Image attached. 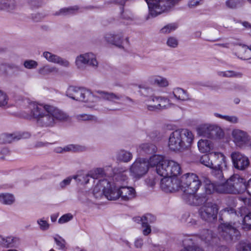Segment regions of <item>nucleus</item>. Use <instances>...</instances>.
Returning a JSON list of instances; mask_svg holds the SVG:
<instances>
[{"mask_svg": "<svg viewBox=\"0 0 251 251\" xmlns=\"http://www.w3.org/2000/svg\"><path fill=\"white\" fill-rule=\"evenodd\" d=\"M28 119L33 118L42 127H53L57 122L66 121L69 115L57 107L48 104L31 102L25 111Z\"/></svg>", "mask_w": 251, "mask_h": 251, "instance_id": "f257e3e1", "label": "nucleus"}, {"mask_svg": "<svg viewBox=\"0 0 251 251\" xmlns=\"http://www.w3.org/2000/svg\"><path fill=\"white\" fill-rule=\"evenodd\" d=\"M200 162L212 169L211 174L215 179L223 180V172L227 169V162L226 157L223 153L211 152L208 154H204L201 157Z\"/></svg>", "mask_w": 251, "mask_h": 251, "instance_id": "f03ea898", "label": "nucleus"}, {"mask_svg": "<svg viewBox=\"0 0 251 251\" xmlns=\"http://www.w3.org/2000/svg\"><path fill=\"white\" fill-rule=\"evenodd\" d=\"M194 139L192 132L186 128L176 130L172 132L168 139L169 149L174 151H182L189 148Z\"/></svg>", "mask_w": 251, "mask_h": 251, "instance_id": "7ed1b4c3", "label": "nucleus"}, {"mask_svg": "<svg viewBox=\"0 0 251 251\" xmlns=\"http://www.w3.org/2000/svg\"><path fill=\"white\" fill-rule=\"evenodd\" d=\"M222 182L223 185L218 188L220 193L240 194L244 192L248 187L251 186L245 178L238 174H233L226 181L224 178Z\"/></svg>", "mask_w": 251, "mask_h": 251, "instance_id": "20e7f679", "label": "nucleus"}, {"mask_svg": "<svg viewBox=\"0 0 251 251\" xmlns=\"http://www.w3.org/2000/svg\"><path fill=\"white\" fill-rule=\"evenodd\" d=\"M181 0H145L148 4L149 14L156 17L168 11L177 4Z\"/></svg>", "mask_w": 251, "mask_h": 251, "instance_id": "39448f33", "label": "nucleus"}, {"mask_svg": "<svg viewBox=\"0 0 251 251\" xmlns=\"http://www.w3.org/2000/svg\"><path fill=\"white\" fill-rule=\"evenodd\" d=\"M218 238L227 243L237 241L239 239L240 233L230 223H223L220 225L218 228Z\"/></svg>", "mask_w": 251, "mask_h": 251, "instance_id": "423d86ee", "label": "nucleus"}, {"mask_svg": "<svg viewBox=\"0 0 251 251\" xmlns=\"http://www.w3.org/2000/svg\"><path fill=\"white\" fill-rule=\"evenodd\" d=\"M198 135L211 139H222L225 133L219 126L208 124H201L196 128Z\"/></svg>", "mask_w": 251, "mask_h": 251, "instance_id": "0eeeda50", "label": "nucleus"}, {"mask_svg": "<svg viewBox=\"0 0 251 251\" xmlns=\"http://www.w3.org/2000/svg\"><path fill=\"white\" fill-rule=\"evenodd\" d=\"M201 184V181L196 174L188 173L181 176V191L183 193H196Z\"/></svg>", "mask_w": 251, "mask_h": 251, "instance_id": "6e6552de", "label": "nucleus"}, {"mask_svg": "<svg viewBox=\"0 0 251 251\" xmlns=\"http://www.w3.org/2000/svg\"><path fill=\"white\" fill-rule=\"evenodd\" d=\"M157 173L162 176H177L181 172L180 165L173 160H165L156 169Z\"/></svg>", "mask_w": 251, "mask_h": 251, "instance_id": "1a4fd4ad", "label": "nucleus"}, {"mask_svg": "<svg viewBox=\"0 0 251 251\" xmlns=\"http://www.w3.org/2000/svg\"><path fill=\"white\" fill-rule=\"evenodd\" d=\"M66 95L74 100L85 102L91 101L94 97L91 92L86 88L73 86L68 87Z\"/></svg>", "mask_w": 251, "mask_h": 251, "instance_id": "9d476101", "label": "nucleus"}, {"mask_svg": "<svg viewBox=\"0 0 251 251\" xmlns=\"http://www.w3.org/2000/svg\"><path fill=\"white\" fill-rule=\"evenodd\" d=\"M245 209V207H243L237 213L233 208L227 207L221 210V213L224 216L228 217L229 216L233 219H235L236 217L238 218L241 217L243 219V228L244 229L249 230L251 228V212L244 216L242 212Z\"/></svg>", "mask_w": 251, "mask_h": 251, "instance_id": "9b49d317", "label": "nucleus"}, {"mask_svg": "<svg viewBox=\"0 0 251 251\" xmlns=\"http://www.w3.org/2000/svg\"><path fill=\"white\" fill-rule=\"evenodd\" d=\"M149 163L146 159L137 158L129 168L130 176L135 179H139L148 172Z\"/></svg>", "mask_w": 251, "mask_h": 251, "instance_id": "f8f14e48", "label": "nucleus"}, {"mask_svg": "<svg viewBox=\"0 0 251 251\" xmlns=\"http://www.w3.org/2000/svg\"><path fill=\"white\" fill-rule=\"evenodd\" d=\"M201 218L205 221L211 222L217 219L218 207L217 204L208 202L203 204L199 209Z\"/></svg>", "mask_w": 251, "mask_h": 251, "instance_id": "ddd939ff", "label": "nucleus"}, {"mask_svg": "<svg viewBox=\"0 0 251 251\" xmlns=\"http://www.w3.org/2000/svg\"><path fill=\"white\" fill-rule=\"evenodd\" d=\"M163 177L160 182V187L163 191L168 193L181 190V176L180 178L177 176Z\"/></svg>", "mask_w": 251, "mask_h": 251, "instance_id": "4468645a", "label": "nucleus"}, {"mask_svg": "<svg viewBox=\"0 0 251 251\" xmlns=\"http://www.w3.org/2000/svg\"><path fill=\"white\" fill-rule=\"evenodd\" d=\"M147 109L151 111H157L167 108L169 100L165 97L151 96L147 101Z\"/></svg>", "mask_w": 251, "mask_h": 251, "instance_id": "2eb2a0df", "label": "nucleus"}, {"mask_svg": "<svg viewBox=\"0 0 251 251\" xmlns=\"http://www.w3.org/2000/svg\"><path fill=\"white\" fill-rule=\"evenodd\" d=\"M96 93L98 95V97L112 102L117 103L118 101L131 103L134 102L132 99L124 95L103 91H98Z\"/></svg>", "mask_w": 251, "mask_h": 251, "instance_id": "dca6fc26", "label": "nucleus"}, {"mask_svg": "<svg viewBox=\"0 0 251 251\" xmlns=\"http://www.w3.org/2000/svg\"><path fill=\"white\" fill-rule=\"evenodd\" d=\"M233 142L239 148L246 146L251 140V136L246 131L239 129H234L231 133Z\"/></svg>", "mask_w": 251, "mask_h": 251, "instance_id": "f3484780", "label": "nucleus"}, {"mask_svg": "<svg viewBox=\"0 0 251 251\" xmlns=\"http://www.w3.org/2000/svg\"><path fill=\"white\" fill-rule=\"evenodd\" d=\"M230 156L233 167L238 170H245L250 165L248 157L240 152H233Z\"/></svg>", "mask_w": 251, "mask_h": 251, "instance_id": "a211bd4d", "label": "nucleus"}, {"mask_svg": "<svg viewBox=\"0 0 251 251\" xmlns=\"http://www.w3.org/2000/svg\"><path fill=\"white\" fill-rule=\"evenodd\" d=\"M43 56L49 62L57 64L66 68H68L70 66V63L68 60L51 52H43Z\"/></svg>", "mask_w": 251, "mask_h": 251, "instance_id": "6ab92c4d", "label": "nucleus"}, {"mask_svg": "<svg viewBox=\"0 0 251 251\" xmlns=\"http://www.w3.org/2000/svg\"><path fill=\"white\" fill-rule=\"evenodd\" d=\"M120 185L117 183L111 184L108 180V185L105 187L104 197L109 200H116L119 198Z\"/></svg>", "mask_w": 251, "mask_h": 251, "instance_id": "aec40b11", "label": "nucleus"}, {"mask_svg": "<svg viewBox=\"0 0 251 251\" xmlns=\"http://www.w3.org/2000/svg\"><path fill=\"white\" fill-rule=\"evenodd\" d=\"M104 38L107 42L119 48H122L123 34L122 32H109L105 34Z\"/></svg>", "mask_w": 251, "mask_h": 251, "instance_id": "412c9836", "label": "nucleus"}, {"mask_svg": "<svg viewBox=\"0 0 251 251\" xmlns=\"http://www.w3.org/2000/svg\"><path fill=\"white\" fill-rule=\"evenodd\" d=\"M136 194L135 190L132 187L120 185L119 198H120L122 201H131L135 198Z\"/></svg>", "mask_w": 251, "mask_h": 251, "instance_id": "4be33fe9", "label": "nucleus"}, {"mask_svg": "<svg viewBox=\"0 0 251 251\" xmlns=\"http://www.w3.org/2000/svg\"><path fill=\"white\" fill-rule=\"evenodd\" d=\"M217 180L215 183L212 182L211 181L206 177H203L202 178L204 189L206 193L210 194L214 192L220 193L218 191V188L220 185H223V180Z\"/></svg>", "mask_w": 251, "mask_h": 251, "instance_id": "5701e85b", "label": "nucleus"}, {"mask_svg": "<svg viewBox=\"0 0 251 251\" xmlns=\"http://www.w3.org/2000/svg\"><path fill=\"white\" fill-rule=\"evenodd\" d=\"M197 236H187L183 240L184 248L180 251H204L200 247L194 245V241L197 239Z\"/></svg>", "mask_w": 251, "mask_h": 251, "instance_id": "b1692460", "label": "nucleus"}, {"mask_svg": "<svg viewBox=\"0 0 251 251\" xmlns=\"http://www.w3.org/2000/svg\"><path fill=\"white\" fill-rule=\"evenodd\" d=\"M16 0H0V11L13 13L17 8Z\"/></svg>", "mask_w": 251, "mask_h": 251, "instance_id": "393cba45", "label": "nucleus"}, {"mask_svg": "<svg viewBox=\"0 0 251 251\" xmlns=\"http://www.w3.org/2000/svg\"><path fill=\"white\" fill-rule=\"evenodd\" d=\"M106 185H108V180L107 179L100 180L99 181L93 191V195L96 199H100L104 196Z\"/></svg>", "mask_w": 251, "mask_h": 251, "instance_id": "a878e982", "label": "nucleus"}, {"mask_svg": "<svg viewBox=\"0 0 251 251\" xmlns=\"http://www.w3.org/2000/svg\"><path fill=\"white\" fill-rule=\"evenodd\" d=\"M113 180L115 181L113 183H117L119 185L122 181H124L127 179V171L124 170L122 168H114L113 169Z\"/></svg>", "mask_w": 251, "mask_h": 251, "instance_id": "bb28decb", "label": "nucleus"}, {"mask_svg": "<svg viewBox=\"0 0 251 251\" xmlns=\"http://www.w3.org/2000/svg\"><path fill=\"white\" fill-rule=\"evenodd\" d=\"M149 81L150 83L160 87H166L169 84L167 78L160 75L151 76L149 78Z\"/></svg>", "mask_w": 251, "mask_h": 251, "instance_id": "cd10ccee", "label": "nucleus"}, {"mask_svg": "<svg viewBox=\"0 0 251 251\" xmlns=\"http://www.w3.org/2000/svg\"><path fill=\"white\" fill-rule=\"evenodd\" d=\"M237 50L241 59L248 60L251 58V45L249 47L245 45H240Z\"/></svg>", "mask_w": 251, "mask_h": 251, "instance_id": "c85d7f7f", "label": "nucleus"}, {"mask_svg": "<svg viewBox=\"0 0 251 251\" xmlns=\"http://www.w3.org/2000/svg\"><path fill=\"white\" fill-rule=\"evenodd\" d=\"M199 238L209 244L214 243V240L216 239V237L213 236L212 231L208 229L202 230L199 235Z\"/></svg>", "mask_w": 251, "mask_h": 251, "instance_id": "c756f323", "label": "nucleus"}, {"mask_svg": "<svg viewBox=\"0 0 251 251\" xmlns=\"http://www.w3.org/2000/svg\"><path fill=\"white\" fill-rule=\"evenodd\" d=\"M137 150L140 153H152L156 151L157 147L151 143H143L139 146Z\"/></svg>", "mask_w": 251, "mask_h": 251, "instance_id": "7c9ffc66", "label": "nucleus"}, {"mask_svg": "<svg viewBox=\"0 0 251 251\" xmlns=\"http://www.w3.org/2000/svg\"><path fill=\"white\" fill-rule=\"evenodd\" d=\"M116 157L120 161L127 163L132 158V154L128 151L121 150L117 152Z\"/></svg>", "mask_w": 251, "mask_h": 251, "instance_id": "2f4dec72", "label": "nucleus"}, {"mask_svg": "<svg viewBox=\"0 0 251 251\" xmlns=\"http://www.w3.org/2000/svg\"><path fill=\"white\" fill-rule=\"evenodd\" d=\"M173 93L174 97L177 100L182 101L189 100L187 92L182 88L177 87L174 89Z\"/></svg>", "mask_w": 251, "mask_h": 251, "instance_id": "473e14b6", "label": "nucleus"}, {"mask_svg": "<svg viewBox=\"0 0 251 251\" xmlns=\"http://www.w3.org/2000/svg\"><path fill=\"white\" fill-rule=\"evenodd\" d=\"M38 72L42 75H47L51 73L57 74L59 72V69L55 66L46 65L39 68Z\"/></svg>", "mask_w": 251, "mask_h": 251, "instance_id": "72a5a7b5", "label": "nucleus"}, {"mask_svg": "<svg viewBox=\"0 0 251 251\" xmlns=\"http://www.w3.org/2000/svg\"><path fill=\"white\" fill-rule=\"evenodd\" d=\"M78 8L77 6H72L67 8H63L60 9L59 11H56L54 15L55 16H67L73 15L77 11Z\"/></svg>", "mask_w": 251, "mask_h": 251, "instance_id": "f704fd0d", "label": "nucleus"}, {"mask_svg": "<svg viewBox=\"0 0 251 251\" xmlns=\"http://www.w3.org/2000/svg\"><path fill=\"white\" fill-rule=\"evenodd\" d=\"M14 196L10 193L0 194V202L4 205H11L15 202Z\"/></svg>", "mask_w": 251, "mask_h": 251, "instance_id": "c9c22d12", "label": "nucleus"}, {"mask_svg": "<svg viewBox=\"0 0 251 251\" xmlns=\"http://www.w3.org/2000/svg\"><path fill=\"white\" fill-rule=\"evenodd\" d=\"M84 150V147L77 145L70 144L66 146L63 148H59L57 149V152H62L63 151H72L77 152L82 151Z\"/></svg>", "mask_w": 251, "mask_h": 251, "instance_id": "e433bc0d", "label": "nucleus"}, {"mask_svg": "<svg viewBox=\"0 0 251 251\" xmlns=\"http://www.w3.org/2000/svg\"><path fill=\"white\" fill-rule=\"evenodd\" d=\"M217 74L219 76L223 77L241 78L243 75V74L240 72H235L231 70L218 71Z\"/></svg>", "mask_w": 251, "mask_h": 251, "instance_id": "4c0bfd02", "label": "nucleus"}, {"mask_svg": "<svg viewBox=\"0 0 251 251\" xmlns=\"http://www.w3.org/2000/svg\"><path fill=\"white\" fill-rule=\"evenodd\" d=\"M165 160L162 155L155 154L151 156L149 160H147L149 163V167L156 166V168Z\"/></svg>", "mask_w": 251, "mask_h": 251, "instance_id": "58836bf2", "label": "nucleus"}, {"mask_svg": "<svg viewBox=\"0 0 251 251\" xmlns=\"http://www.w3.org/2000/svg\"><path fill=\"white\" fill-rule=\"evenodd\" d=\"M134 220L137 222H141V223L144 225H149L155 222L156 218L153 215L151 214H147L142 217H137L134 218Z\"/></svg>", "mask_w": 251, "mask_h": 251, "instance_id": "ea45409f", "label": "nucleus"}, {"mask_svg": "<svg viewBox=\"0 0 251 251\" xmlns=\"http://www.w3.org/2000/svg\"><path fill=\"white\" fill-rule=\"evenodd\" d=\"M86 59L85 53L81 54L76 56L75 64L77 69L83 70L86 68L87 66Z\"/></svg>", "mask_w": 251, "mask_h": 251, "instance_id": "a19ab883", "label": "nucleus"}, {"mask_svg": "<svg viewBox=\"0 0 251 251\" xmlns=\"http://www.w3.org/2000/svg\"><path fill=\"white\" fill-rule=\"evenodd\" d=\"M85 53L86 58L87 66L97 68L99 64L95 54L92 52H87Z\"/></svg>", "mask_w": 251, "mask_h": 251, "instance_id": "79ce46f5", "label": "nucleus"}, {"mask_svg": "<svg viewBox=\"0 0 251 251\" xmlns=\"http://www.w3.org/2000/svg\"><path fill=\"white\" fill-rule=\"evenodd\" d=\"M199 151L202 153H206L210 151V142L207 140L201 139L198 143Z\"/></svg>", "mask_w": 251, "mask_h": 251, "instance_id": "37998d69", "label": "nucleus"}, {"mask_svg": "<svg viewBox=\"0 0 251 251\" xmlns=\"http://www.w3.org/2000/svg\"><path fill=\"white\" fill-rule=\"evenodd\" d=\"M19 138H17V136L14 134L4 133L0 135V143H10L12 142L15 140H19Z\"/></svg>", "mask_w": 251, "mask_h": 251, "instance_id": "c03bdc74", "label": "nucleus"}, {"mask_svg": "<svg viewBox=\"0 0 251 251\" xmlns=\"http://www.w3.org/2000/svg\"><path fill=\"white\" fill-rule=\"evenodd\" d=\"M75 118L79 121L97 122L98 121V119L95 116L87 114H80L76 115L75 116Z\"/></svg>", "mask_w": 251, "mask_h": 251, "instance_id": "a18cd8bd", "label": "nucleus"}, {"mask_svg": "<svg viewBox=\"0 0 251 251\" xmlns=\"http://www.w3.org/2000/svg\"><path fill=\"white\" fill-rule=\"evenodd\" d=\"M196 193H184L183 195V199L187 202L189 204L195 205L196 199L197 195Z\"/></svg>", "mask_w": 251, "mask_h": 251, "instance_id": "49530a36", "label": "nucleus"}, {"mask_svg": "<svg viewBox=\"0 0 251 251\" xmlns=\"http://www.w3.org/2000/svg\"><path fill=\"white\" fill-rule=\"evenodd\" d=\"M47 16L44 11L37 12L31 14L30 19L34 22H40Z\"/></svg>", "mask_w": 251, "mask_h": 251, "instance_id": "de8ad7c7", "label": "nucleus"}, {"mask_svg": "<svg viewBox=\"0 0 251 251\" xmlns=\"http://www.w3.org/2000/svg\"><path fill=\"white\" fill-rule=\"evenodd\" d=\"M26 2L32 10L41 7L44 3L43 0H26Z\"/></svg>", "mask_w": 251, "mask_h": 251, "instance_id": "09e8293b", "label": "nucleus"}, {"mask_svg": "<svg viewBox=\"0 0 251 251\" xmlns=\"http://www.w3.org/2000/svg\"><path fill=\"white\" fill-rule=\"evenodd\" d=\"M54 240L56 245L58 247V249L63 250L67 249L66 242L62 237L58 235H56L54 237Z\"/></svg>", "mask_w": 251, "mask_h": 251, "instance_id": "8fccbe9b", "label": "nucleus"}, {"mask_svg": "<svg viewBox=\"0 0 251 251\" xmlns=\"http://www.w3.org/2000/svg\"><path fill=\"white\" fill-rule=\"evenodd\" d=\"M14 238L12 236L2 237L0 245L4 247H10L13 246Z\"/></svg>", "mask_w": 251, "mask_h": 251, "instance_id": "3c124183", "label": "nucleus"}, {"mask_svg": "<svg viewBox=\"0 0 251 251\" xmlns=\"http://www.w3.org/2000/svg\"><path fill=\"white\" fill-rule=\"evenodd\" d=\"M77 176H74L72 177L69 176L66 178L59 183L58 185V188L61 189L65 188L67 186L70 184L73 178L75 179L77 178Z\"/></svg>", "mask_w": 251, "mask_h": 251, "instance_id": "603ef678", "label": "nucleus"}, {"mask_svg": "<svg viewBox=\"0 0 251 251\" xmlns=\"http://www.w3.org/2000/svg\"><path fill=\"white\" fill-rule=\"evenodd\" d=\"M140 89L139 93L141 96L147 97L153 92V89L149 87H146L145 85H140L139 86Z\"/></svg>", "mask_w": 251, "mask_h": 251, "instance_id": "864d4df0", "label": "nucleus"}, {"mask_svg": "<svg viewBox=\"0 0 251 251\" xmlns=\"http://www.w3.org/2000/svg\"><path fill=\"white\" fill-rule=\"evenodd\" d=\"M167 45L172 48H176L178 45V40L175 37H169L166 41Z\"/></svg>", "mask_w": 251, "mask_h": 251, "instance_id": "5fc2aeb1", "label": "nucleus"}, {"mask_svg": "<svg viewBox=\"0 0 251 251\" xmlns=\"http://www.w3.org/2000/svg\"><path fill=\"white\" fill-rule=\"evenodd\" d=\"M226 5L230 8H236L242 5L240 0H227Z\"/></svg>", "mask_w": 251, "mask_h": 251, "instance_id": "6e6d98bb", "label": "nucleus"}, {"mask_svg": "<svg viewBox=\"0 0 251 251\" xmlns=\"http://www.w3.org/2000/svg\"><path fill=\"white\" fill-rule=\"evenodd\" d=\"M38 65V62L33 60H26L24 62V67L27 69H35Z\"/></svg>", "mask_w": 251, "mask_h": 251, "instance_id": "4d7b16f0", "label": "nucleus"}, {"mask_svg": "<svg viewBox=\"0 0 251 251\" xmlns=\"http://www.w3.org/2000/svg\"><path fill=\"white\" fill-rule=\"evenodd\" d=\"M177 26L176 24H170L163 27L161 29V31L163 33H169L174 31L177 28Z\"/></svg>", "mask_w": 251, "mask_h": 251, "instance_id": "13d9d810", "label": "nucleus"}, {"mask_svg": "<svg viewBox=\"0 0 251 251\" xmlns=\"http://www.w3.org/2000/svg\"><path fill=\"white\" fill-rule=\"evenodd\" d=\"M37 223L39 226L40 229L42 230H47L50 228V224L46 220H45L44 218L38 219Z\"/></svg>", "mask_w": 251, "mask_h": 251, "instance_id": "bf43d9fd", "label": "nucleus"}, {"mask_svg": "<svg viewBox=\"0 0 251 251\" xmlns=\"http://www.w3.org/2000/svg\"><path fill=\"white\" fill-rule=\"evenodd\" d=\"M91 178L98 179L104 174V170L102 168H97L93 172H91Z\"/></svg>", "mask_w": 251, "mask_h": 251, "instance_id": "052dcab7", "label": "nucleus"}, {"mask_svg": "<svg viewBox=\"0 0 251 251\" xmlns=\"http://www.w3.org/2000/svg\"><path fill=\"white\" fill-rule=\"evenodd\" d=\"M9 100L8 97L4 92L0 90V106L6 105Z\"/></svg>", "mask_w": 251, "mask_h": 251, "instance_id": "680f3d73", "label": "nucleus"}, {"mask_svg": "<svg viewBox=\"0 0 251 251\" xmlns=\"http://www.w3.org/2000/svg\"><path fill=\"white\" fill-rule=\"evenodd\" d=\"M73 216L71 213H67L62 216L58 220V223L60 224H63L68 222L69 221L72 220Z\"/></svg>", "mask_w": 251, "mask_h": 251, "instance_id": "e2e57ef3", "label": "nucleus"}, {"mask_svg": "<svg viewBox=\"0 0 251 251\" xmlns=\"http://www.w3.org/2000/svg\"><path fill=\"white\" fill-rule=\"evenodd\" d=\"M207 201V199L205 195H201V196L197 195L196 202H197V203L198 202V203H196L195 205H203L205 203L208 202Z\"/></svg>", "mask_w": 251, "mask_h": 251, "instance_id": "0e129e2a", "label": "nucleus"}, {"mask_svg": "<svg viewBox=\"0 0 251 251\" xmlns=\"http://www.w3.org/2000/svg\"><path fill=\"white\" fill-rule=\"evenodd\" d=\"M238 251H251V244L246 243H240L238 247Z\"/></svg>", "mask_w": 251, "mask_h": 251, "instance_id": "69168bd1", "label": "nucleus"}, {"mask_svg": "<svg viewBox=\"0 0 251 251\" xmlns=\"http://www.w3.org/2000/svg\"><path fill=\"white\" fill-rule=\"evenodd\" d=\"M225 120L232 124H236L239 121L238 117L236 116L226 115L225 117Z\"/></svg>", "mask_w": 251, "mask_h": 251, "instance_id": "338daca9", "label": "nucleus"}, {"mask_svg": "<svg viewBox=\"0 0 251 251\" xmlns=\"http://www.w3.org/2000/svg\"><path fill=\"white\" fill-rule=\"evenodd\" d=\"M142 227H143V229L142 230V232L144 235L147 236L149 235L151 232V228L150 225L143 224L142 223Z\"/></svg>", "mask_w": 251, "mask_h": 251, "instance_id": "774afa93", "label": "nucleus"}]
</instances>
